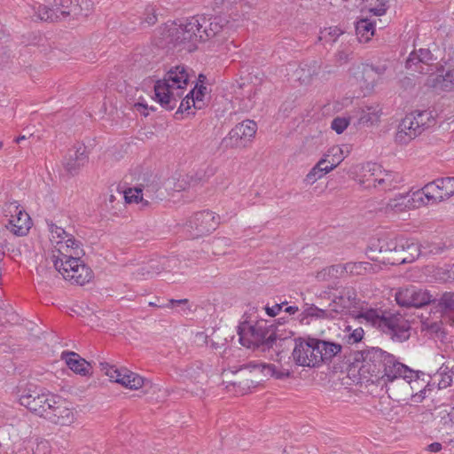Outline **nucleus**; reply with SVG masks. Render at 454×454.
Returning <instances> with one entry per match:
<instances>
[{
    "label": "nucleus",
    "instance_id": "1",
    "mask_svg": "<svg viewBox=\"0 0 454 454\" xmlns=\"http://www.w3.org/2000/svg\"><path fill=\"white\" fill-rule=\"evenodd\" d=\"M349 371H357L360 380L383 384L403 379L411 384H419L421 376L426 374L421 371H414L400 363L394 355L380 348H370L354 353L353 362Z\"/></svg>",
    "mask_w": 454,
    "mask_h": 454
},
{
    "label": "nucleus",
    "instance_id": "2",
    "mask_svg": "<svg viewBox=\"0 0 454 454\" xmlns=\"http://www.w3.org/2000/svg\"><path fill=\"white\" fill-rule=\"evenodd\" d=\"M233 31V24L226 15H195L176 28V43L185 42L223 44Z\"/></svg>",
    "mask_w": 454,
    "mask_h": 454
},
{
    "label": "nucleus",
    "instance_id": "3",
    "mask_svg": "<svg viewBox=\"0 0 454 454\" xmlns=\"http://www.w3.org/2000/svg\"><path fill=\"white\" fill-rule=\"evenodd\" d=\"M354 317L359 323L381 330L394 341L403 342L410 338V323L399 313L387 316L382 310L365 309L358 311Z\"/></svg>",
    "mask_w": 454,
    "mask_h": 454
},
{
    "label": "nucleus",
    "instance_id": "4",
    "mask_svg": "<svg viewBox=\"0 0 454 454\" xmlns=\"http://www.w3.org/2000/svg\"><path fill=\"white\" fill-rule=\"evenodd\" d=\"M189 82L187 67L178 65L171 67L163 79L156 81L154 84L155 99L160 106L168 111H172L177 105L182 92L174 93V90H183Z\"/></svg>",
    "mask_w": 454,
    "mask_h": 454
},
{
    "label": "nucleus",
    "instance_id": "5",
    "mask_svg": "<svg viewBox=\"0 0 454 454\" xmlns=\"http://www.w3.org/2000/svg\"><path fill=\"white\" fill-rule=\"evenodd\" d=\"M278 326L271 324L267 325V321L257 322L254 325H248L243 323L238 326V334L239 336V342L245 347L251 345L261 347L263 348H272L277 340L285 341L288 340L293 334L292 332L288 333V336L282 337L279 333Z\"/></svg>",
    "mask_w": 454,
    "mask_h": 454
},
{
    "label": "nucleus",
    "instance_id": "6",
    "mask_svg": "<svg viewBox=\"0 0 454 454\" xmlns=\"http://www.w3.org/2000/svg\"><path fill=\"white\" fill-rule=\"evenodd\" d=\"M17 395L20 403L29 410L32 413L44 418V414L50 409L51 403L55 404V395L50 391H45L35 384L27 383L25 386H19Z\"/></svg>",
    "mask_w": 454,
    "mask_h": 454
},
{
    "label": "nucleus",
    "instance_id": "7",
    "mask_svg": "<svg viewBox=\"0 0 454 454\" xmlns=\"http://www.w3.org/2000/svg\"><path fill=\"white\" fill-rule=\"evenodd\" d=\"M383 248L387 253V256H383V262L390 265L412 262L420 254L419 244L404 237L390 239Z\"/></svg>",
    "mask_w": 454,
    "mask_h": 454
},
{
    "label": "nucleus",
    "instance_id": "8",
    "mask_svg": "<svg viewBox=\"0 0 454 454\" xmlns=\"http://www.w3.org/2000/svg\"><path fill=\"white\" fill-rule=\"evenodd\" d=\"M79 11V0H44L35 10L37 18L43 21H59Z\"/></svg>",
    "mask_w": 454,
    "mask_h": 454
},
{
    "label": "nucleus",
    "instance_id": "9",
    "mask_svg": "<svg viewBox=\"0 0 454 454\" xmlns=\"http://www.w3.org/2000/svg\"><path fill=\"white\" fill-rule=\"evenodd\" d=\"M219 224V216L209 210L193 214L186 222L184 231L190 239H198L215 231Z\"/></svg>",
    "mask_w": 454,
    "mask_h": 454
},
{
    "label": "nucleus",
    "instance_id": "10",
    "mask_svg": "<svg viewBox=\"0 0 454 454\" xmlns=\"http://www.w3.org/2000/svg\"><path fill=\"white\" fill-rule=\"evenodd\" d=\"M395 301L399 306L405 308H421L430 303H435V298L428 291L414 286L397 291Z\"/></svg>",
    "mask_w": 454,
    "mask_h": 454
},
{
    "label": "nucleus",
    "instance_id": "11",
    "mask_svg": "<svg viewBox=\"0 0 454 454\" xmlns=\"http://www.w3.org/2000/svg\"><path fill=\"white\" fill-rule=\"evenodd\" d=\"M387 70L386 63H361L353 68V75L362 89L372 90Z\"/></svg>",
    "mask_w": 454,
    "mask_h": 454
},
{
    "label": "nucleus",
    "instance_id": "12",
    "mask_svg": "<svg viewBox=\"0 0 454 454\" xmlns=\"http://www.w3.org/2000/svg\"><path fill=\"white\" fill-rule=\"evenodd\" d=\"M419 192L428 202H441L454 195V177L437 178L427 183Z\"/></svg>",
    "mask_w": 454,
    "mask_h": 454
},
{
    "label": "nucleus",
    "instance_id": "13",
    "mask_svg": "<svg viewBox=\"0 0 454 454\" xmlns=\"http://www.w3.org/2000/svg\"><path fill=\"white\" fill-rule=\"evenodd\" d=\"M6 210L12 214V218L7 225L11 232L18 237L27 235L31 227L28 214L16 201L11 202Z\"/></svg>",
    "mask_w": 454,
    "mask_h": 454
},
{
    "label": "nucleus",
    "instance_id": "14",
    "mask_svg": "<svg viewBox=\"0 0 454 454\" xmlns=\"http://www.w3.org/2000/svg\"><path fill=\"white\" fill-rule=\"evenodd\" d=\"M54 402L55 404L51 403L52 405H50V409L44 414L43 419L59 426H68L73 423L74 414L72 409L67 407L66 401L56 395Z\"/></svg>",
    "mask_w": 454,
    "mask_h": 454
},
{
    "label": "nucleus",
    "instance_id": "15",
    "mask_svg": "<svg viewBox=\"0 0 454 454\" xmlns=\"http://www.w3.org/2000/svg\"><path fill=\"white\" fill-rule=\"evenodd\" d=\"M294 341L292 358L295 364L302 367H317V358L311 354L307 337L295 338Z\"/></svg>",
    "mask_w": 454,
    "mask_h": 454
},
{
    "label": "nucleus",
    "instance_id": "16",
    "mask_svg": "<svg viewBox=\"0 0 454 454\" xmlns=\"http://www.w3.org/2000/svg\"><path fill=\"white\" fill-rule=\"evenodd\" d=\"M434 60V55L428 49H419L410 53L405 62V67L413 72L427 74Z\"/></svg>",
    "mask_w": 454,
    "mask_h": 454
},
{
    "label": "nucleus",
    "instance_id": "17",
    "mask_svg": "<svg viewBox=\"0 0 454 454\" xmlns=\"http://www.w3.org/2000/svg\"><path fill=\"white\" fill-rule=\"evenodd\" d=\"M89 156L84 145H77L69 149L64 160L65 169L72 176L78 174L88 162Z\"/></svg>",
    "mask_w": 454,
    "mask_h": 454
},
{
    "label": "nucleus",
    "instance_id": "18",
    "mask_svg": "<svg viewBox=\"0 0 454 454\" xmlns=\"http://www.w3.org/2000/svg\"><path fill=\"white\" fill-rule=\"evenodd\" d=\"M58 252L59 255L52 254L51 256L54 268L65 279L69 280L66 275H74V270L80 268V264L83 263V261L81 260L82 256L65 254L61 251V247L58 248Z\"/></svg>",
    "mask_w": 454,
    "mask_h": 454
},
{
    "label": "nucleus",
    "instance_id": "19",
    "mask_svg": "<svg viewBox=\"0 0 454 454\" xmlns=\"http://www.w3.org/2000/svg\"><path fill=\"white\" fill-rule=\"evenodd\" d=\"M420 128H416L415 115L408 114L399 123L395 134V142L401 145H407L411 140L421 135Z\"/></svg>",
    "mask_w": 454,
    "mask_h": 454
},
{
    "label": "nucleus",
    "instance_id": "20",
    "mask_svg": "<svg viewBox=\"0 0 454 454\" xmlns=\"http://www.w3.org/2000/svg\"><path fill=\"white\" fill-rule=\"evenodd\" d=\"M454 372L448 364H443L434 378H431L432 381H428L423 389L419 391V395L425 397L427 391H431L433 387L437 384L438 389H443L451 385Z\"/></svg>",
    "mask_w": 454,
    "mask_h": 454
},
{
    "label": "nucleus",
    "instance_id": "21",
    "mask_svg": "<svg viewBox=\"0 0 454 454\" xmlns=\"http://www.w3.org/2000/svg\"><path fill=\"white\" fill-rule=\"evenodd\" d=\"M378 170V184L376 190L378 191H391L395 189L398 184L402 182V176L399 173L386 170L380 165L376 167Z\"/></svg>",
    "mask_w": 454,
    "mask_h": 454
},
{
    "label": "nucleus",
    "instance_id": "22",
    "mask_svg": "<svg viewBox=\"0 0 454 454\" xmlns=\"http://www.w3.org/2000/svg\"><path fill=\"white\" fill-rule=\"evenodd\" d=\"M419 200H422L419 191L413 192L412 196L409 193L404 195L400 194L398 197L389 200L387 203V208H390L395 212H403L407 208L417 207L415 202Z\"/></svg>",
    "mask_w": 454,
    "mask_h": 454
},
{
    "label": "nucleus",
    "instance_id": "23",
    "mask_svg": "<svg viewBox=\"0 0 454 454\" xmlns=\"http://www.w3.org/2000/svg\"><path fill=\"white\" fill-rule=\"evenodd\" d=\"M62 358L66 360V363L69 369L74 372L80 375L85 376L90 373L91 365L85 359L82 358L75 352H63Z\"/></svg>",
    "mask_w": 454,
    "mask_h": 454
},
{
    "label": "nucleus",
    "instance_id": "24",
    "mask_svg": "<svg viewBox=\"0 0 454 454\" xmlns=\"http://www.w3.org/2000/svg\"><path fill=\"white\" fill-rule=\"evenodd\" d=\"M356 299V291L351 287H344L333 295V303L329 307L336 308L341 312L344 309L350 307Z\"/></svg>",
    "mask_w": 454,
    "mask_h": 454
},
{
    "label": "nucleus",
    "instance_id": "25",
    "mask_svg": "<svg viewBox=\"0 0 454 454\" xmlns=\"http://www.w3.org/2000/svg\"><path fill=\"white\" fill-rule=\"evenodd\" d=\"M381 108L379 105L366 106L360 110L357 124L370 127L380 121Z\"/></svg>",
    "mask_w": 454,
    "mask_h": 454
},
{
    "label": "nucleus",
    "instance_id": "26",
    "mask_svg": "<svg viewBox=\"0 0 454 454\" xmlns=\"http://www.w3.org/2000/svg\"><path fill=\"white\" fill-rule=\"evenodd\" d=\"M154 190V185H145L143 188L137 186L134 188H129L124 192V199L127 203H138L142 202L145 205L148 204V200L144 199V192L145 195L151 194ZM152 198V195L148 196Z\"/></svg>",
    "mask_w": 454,
    "mask_h": 454
},
{
    "label": "nucleus",
    "instance_id": "27",
    "mask_svg": "<svg viewBox=\"0 0 454 454\" xmlns=\"http://www.w3.org/2000/svg\"><path fill=\"white\" fill-rule=\"evenodd\" d=\"M319 69L318 62L311 60L309 63H302L295 71V74L301 83H309L314 76L318 74Z\"/></svg>",
    "mask_w": 454,
    "mask_h": 454
},
{
    "label": "nucleus",
    "instance_id": "28",
    "mask_svg": "<svg viewBox=\"0 0 454 454\" xmlns=\"http://www.w3.org/2000/svg\"><path fill=\"white\" fill-rule=\"evenodd\" d=\"M375 167H380V165L377 163L369 162L364 168V173L359 180V183L364 189L377 188L376 184H378L379 180V169H377Z\"/></svg>",
    "mask_w": 454,
    "mask_h": 454
},
{
    "label": "nucleus",
    "instance_id": "29",
    "mask_svg": "<svg viewBox=\"0 0 454 454\" xmlns=\"http://www.w3.org/2000/svg\"><path fill=\"white\" fill-rule=\"evenodd\" d=\"M248 141L243 137L240 127L235 126L228 135L223 138L221 145L224 148L245 147Z\"/></svg>",
    "mask_w": 454,
    "mask_h": 454
},
{
    "label": "nucleus",
    "instance_id": "30",
    "mask_svg": "<svg viewBox=\"0 0 454 454\" xmlns=\"http://www.w3.org/2000/svg\"><path fill=\"white\" fill-rule=\"evenodd\" d=\"M339 313L340 310L336 308L330 307V309H322L315 305H310L307 307L302 312L303 317H301V320H303L305 317H316L318 319H333Z\"/></svg>",
    "mask_w": 454,
    "mask_h": 454
},
{
    "label": "nucleus",
    "instance_id": "31",
    "mask_svg": "<svg viewBox=\"0 0 454 454\" xmlns=\"http://www.w3.org/2000/svg\"><path fill=\"white\" fill-rule=\"evenodd\" d=\"M430 85L441 90L449 91L454 88V69L448 70L444 75L437 74L429 80Z\"/></svg>",
    "mask_w": 454,
    "mask_h": 454
},
{
    "label": "nucleus",
    "instance_id": "32",
    "mask_svg": "<svg viewBox=\"0 0 454 454\" xmlns=\"http://www.w3.org/2000/svg\"><path fill=\"white\" fill-rule=\"evenodd\" d=\"M206 80V76L202 74H199L198 82L203 83ZM207 93V87L203 84L196 83L195 87L189 92L192 98V106L197 109H201L204 106L203 100Z\"/></svg>",
    "mask_w": 454,
    "mask_h": 454
},
{
    "label": "nucleus",
    "instance_id": "33",
    "mask_svg": "<svg viewBox=\"0 0 454 454\" xmlns=\"http://www.w3.org/2000/svg\"><path fill=\"white\" fill-rule=\"evenodd\" d=\"M374 32V24L366 19H362L356 24V33L360 43L368 42L373 36Z\"/></svg>",
    "mask_w": 454,
    "mask_h": 454
},
{
    "label": "nucleus",
    "instance_id": "34",
    "mask_svg": "<svg viewBox=\"0 0 454 454\" xmlns=\"http://www.w3.org/2000/svg\"><path fill=\"white\" fill-rule=\"evenodd\" d=\"M322 364H329L333 357L340 353L342 347L340 344L321 340Z\"/></svg>",
    "mask_w": 454,
    "mask_h": 454
},
{
    "label": "nucleus",
    "instance_id": "35",
    "mask_svg": "<svg viewBox=\"0 0 454 454\" xmlns=\"http://www.w3.org/2000/svg\"><path fill=\"white\" fill-rule=\"evenodd\" d=\"M341 272H346L349 275H364L368 272H374V266L367 262H351L341 267Z\"/></svg>",
    "mask_w": 454,
    "mask_h": 454
},
{
    "label": "nucleus",
    "instance_id": "36",
    "mask_svg": "<svg viewBox=\"0 0 454 454\" xmlns=\"http://www.w3.org/2000/svg\"><path fill=\"white\" fill-rule=\"evenodd\" d=\"M66 276L69 278V280L74 281V283L83 286L92 278L93 271L83 262L80 264V268L74 270V275L67 274Z\"/></svg>",
    "mask_w": 454,
    "mask_h": 454
},
{
    "label": "nucleus",
    "instance_id": "37",
    "mask_svg": "<svg viewBox=\"0 0 454 454\" xmlns=\"http://www.w3.org/2000/svg\"><path fill=\"white\" fill-rule=\"evenodd\" d=\"M412 115H415V124L416 128H420V129L424 132L428 129L430 127L435 125L436 121L434 117L432 115L431 112L427 110L425 111H415L411 113Z\"/></svg>",
    "mask_w": 454,
    "mask_h": 454
},
{
    "label": "nucleus",
    "instance_id": "38",
    "mask_svg": "<svg viewBox=\"0 0 454 454\" xmlns=\"http://www.w3.org/2000/svg\"><path fill=\"white\" fill-rule=\"evenodd\" d=\"M164 270L165 266L163 262L156 259H152L139 269L138 274L145 278H150L160 274Z\"/></svg>",
    "mask_w": 454,
    "mask_h": 454
},
{
    "label": "nucleus",
    "instance_id": "39",
    "mask_svg": "<svg viewBox=\"0 0 454 454\" xmlns=\"http://www.w3.org/2000/svg\"><path fill=\"white\" fill-rule=\"evenodd\" d=\"M144 379L129 370L125 371L123 377L119 379V384L130 389H137L143 386Z\"/></svg>",
    "mask_w": 454,
    "mask_h": 454
},
{
    "label": "nucleus",
    "instance_id": "40",
    "mask_svg": "<svg viewBox=\"0 0 454 454\" xmlns=\"http://www.w3.org/2000/svg\"><path fill=\"white\" fill-rule=\"evenodd\" d=\"M436 307L444 313H454V293L445 292L439 299L435 298ZM454 323V318H453Z\"/></svg>",
    "mask_w": 454,
    "mask_h": 454
},
{
    "label": "nucleus",
    "instance_id": "41",
    "mask_svg": "<svg viewBox=\"0 0 454 454\" xmlns=\"http://www.w3.org/2000/svg\"><path fill=\"white\" fill-rule=\"evenodd\" d=\"M389 242V239H377L371 242L370 246L367 248L366 254L368 257L372 260H379L378 254L381 255V261L383 262V256H387V253L384 251V244Z\"/></svg>",
    "mask_w": 454,
    "mask_h": 454
},
{
    "label": "nucleus",
    "instance_id": "42",
    "mask_svg": "<svg viewBox=\"0 0 454 454\" xmlns=\"http://www.w3.org/2000/svg\"><path fill=\"white\" fill-rule=\"evenodd\" d=\"M206 180L205 172L202 170H200L192 175H187L185 178H183L181 181L179 180L176 187L179 190H184L186 189L185 185H183L182 183H188V186H195L198 184L204 182Z\"/></svg>",
    "mask_w": 454,
    "mask_h": 454
},
{
    "label": "nucleus",
    "instance_id": "43",
    "mask_svg": "<svg viewBox=\"0 0 454 454\" xmlns=\"http://www.w3.org/2000/svg\"><path fill=\"white\" fill-rule=\"evenodd\" d=\"M329 159V167L334 169L343 160V151L339 146L331 147L325 154Z\"/></svg>",
    "mask_w": 454,
    "mask_h": 454
},
{
    "label": "nucleus",
    "instance_id": "44",
    "mask_svg": "<svg viewBox=\"0 0 454 454\" xmlns=\"http://www.w3.org/2000/svg\"><path fill=\"white\" fill-rule=\"evenodd\" d=\"M236 126L240 127L241 133L247 141H250L255 136L257 130V124L255 121L252 120H246L238 123Z\"/></svg>",
    "mask_w": 454,
    "mask_h": 454
},
{
    "label": "nucleus",
    "instance_id": "45",
    "mask_svg": "<svg viewBox=\"0 0 454 454\" xmlns=\"http://www.w3.org/2000/svg\"><path fill=\"white\" fill-rule=\"evenodd\" d=\"M333 170V167H329V168H317V165H315L310 171L307 174L305 177V182H307L309 184H314L317 180L323 177L325 175L329 173Z\"/></svg>",
    "mask_w": 454,
    "mask_h": 454
},
{
    "label": "nucleus",
    "instance_id": "46",
    "mask_svg": "<svg viewBox=\"0 0 454 454\" xmlns=\"http://www.w3.org/2000/svg\"><path fill=\"white\" fill-rule=\"evenodd\" d=\"M307 339L311 354L315 358H317V367H319L322 364L321 340L310 336H308Z\"/></svg>",
    "mask_w": 454,
    "mask_h": 454
},
{
    "label": "nucleus",
    "instance_id": "47",
    "mask_svg": "<svg viewBox=\"0 0 454 454\" xmlns=\"http://www.w3.org/2000/svg\"><path fill=\"white\" fill-rule=\"evenodd\" d=\"M67 239L65 240V245L67 250L68 248L71 249V253L69 254H74V256H82L84 255V251L81 247L80 241L76 240L72 235L68 234Z\"/></svg>",
    "mask_w": 454,
    "mask_h": 454
},
{
    "label": "nucleus",
    "instance_id": "48",
    "mask_svg": "<svg viewBox=\"0 0 454 454\" xmlns=\"http://www.w3.org/2000/svg\"><path fill=\"white\" fill-rule=\"evenodd\" d=\"M32 454H51V445L47 440L36 438L35 446L32 447Z\"/></svg>",
    "mask_w": 454,
    "mask_h": 454
},
{
    "label": "nucleus",
    "instance_id": "49",
    "mask_svg": "<svg viewBox=\"0 0 454 454\" xmlns=\"http://www.w3.org/2000/svg\"><path fill=\"white\" fill-rule=\"evenodd\" d=\"M101 371H104L106 375L110 378L111 381L119 383L118 373L119 369L114 365H110L108 363H100Z\"/></svg>",
    "mask_w": 454,
    "mask_h": 454
},
{
    "label": "nucleus",
    "instance_id": "50",
    "mask_svg": "<svg viewBox=\"0 0 454 454\" xmlns=\"http://www.w3.org/2000/svg\"><path fill=\"white\" fill-rule=\"evenodd\" d=\"M50 231L51 232L53 239H55V238L60 239V240L57 241V244L59 246V247H61V250H62L64 247L63 239H65L67 237H68V234L66 232V231L63 228L57 226L54 223H51L50 225Z\"/></svg>",
    "mask_w": 454,
    "mask_h": 454
},
{
    "label": "nucleus",
    "instance_id": "51",
    "mask_svg": "<svg viewBox=\"0 0 454 454\" xmlns=\"http://www.w3.org/2000/svg\"><path fill=\"white\" fill-rule=\"evenodd\" d=\"M349 120L346 118L336 117L332 121L331 128L337 133L341 134L348 126Z\"/></svg>",
    "mask_w": 454,
    "mask_h": 454
},
{
    "label": "nucleus",
    "instance_id": "52",
    "mask_svg": "<svg viewBox=\"0 0 454 454\" xmlns=\"http://www.w3.org/2000/svg\"><path fill=\"white\" fill-rule=\"evenodd\" d=\"M192 106V98L188 93L181 101L177 111L175 114V117L176 119H180L179 115H182L184 112H187L191 109Z\"/></svg>",
    "mask_w": 454,
    "mask_h": 454
},
{
    "label": "nucleus",
    "instance_id": "53",
    "mask_svg": "<svg viewBox=\"0 0 454 454\" xmlns=\"http://www.w3.org/2000/svg\"><path fill=\"white\" fill-rule=\"evenodd\" d=\"M342 34V31L338 27H329L325 28L324 31H321L320 39L326 38V35L330 36V40L332 42H335V40Z\"/></svg>",
    "mask_w": 454,
    "mask_h": 454
},
{
    "label": "nucleus",
    "instance_id": "54",
    "mask_svg": "<svg viewBox=\"0 0 454 454\" xmlns=\"http://www.w3.org/2000/svg\"><path fill=\"white\" fill-rule=\"evenodd\" d=\"M264 377H272L274 373H276V366L271 364L262 363L261 365V370H259Z\"/></svg>",
    "mask_w": 454,
    "mask_h": 454
},
{
    "label": "nucleus",
    "instance_id": "55",
    "mask_svg": "<svg viewBox=\"0 0 454 454\" xmlns=\"http://www.w3.org/2000/svg\"><path fill=\"white\" fill-rule=\"evenodd\" d=\"M286 302H282L280 304L277 303V304H275L272 307L266 306V308H265L266 313L270 317H275V316H277L281 311L283 305L286 304Z\"/></svg>",
    "mask_w": 454,
    "mask_h": 454
},
{
    "label": "nucleus",
    "instance_id": "56",
    "mask_svg": "<svg viewBox=\"0 0 454 454\" xmlns=\"http://www.w3.org/2000/svg\"><path fill=\"white\" fill-rule=\"evenodd\" d=\"M134 107L137 111H138L139 113H141L142 114H144L145 116H147L148 115V113H146L145 111L150 109L151 111H155L156 108L153 107V106H148V105L146 103H143V102H137L134 105Z\"/></svg>",
    "mask_w": 454,
    "mask_h": 454
},
{
    "label": "nucleus",
    "instance_id": "57",
    "mask_svg": "<svg viewBox=\"0 0 454 454\" xmlns=\"http://www.w3.org/2000/svg\"><path fill=\"white\" fill-rule=\"evenodd\" d=\"M364 330L362 327H358L355 329L349 335V340H352L353 342H359L364 337Z\"/></svg>",
    "mask_w": 454,
    "mask_h": 454
},
{
    "label": "nucleus",
    "instance_id": "58",
    "mask_svg": "<svg viewBox=\"0 0 454 454\" xmlns=\"http://www.w3.org/2000/svg\"><path fill=\"white\" fill-rule=\"evenodd\" d=\"M262 364V363L251 361V362H248L247 364H243L240 369H248L250 371H253V370L259 371V370H261Z\"/></svg>",
    "mask_w": 454,
    "mask_h": 454
},
{
    "label": "nucleus",
    "instance_id": "59",
    "mask_svg": "<svg viewBox=\"0 0 454 454\" xmlns=\"http://www.w3.org/2000/svg\"><path fill=\"white\" fill-rule=\"evenodd\" d=\"M290 375H291V373L288 370L278 371L276 369V373H274V375H272V377H274L278 380H283L286 378H289Z\"/></svg>",
    "mask_w": 454,
    "mask_h": 454
},
{
    "label": "nucleus",
    "instance_id": "60",
    "mask_svg": "<svg viewBox=\"0 0 454 454\" xmlns=\"http://www.w3.org/2000/svg\"><path fill=\"white\" fill-rule=\"evenodd\" d=\"M187 302H188L187 299H181V300L171 299L168 301V303L166 305V307H173L176 304H184ZM159 307H165V305H160Z\"/></svg>",
    "mask_w": 454,
    "mask_h": 454
},
{
    "label": "nucleus",
    "instance_id": "61",
    "mask_svg": "<svg viewBox=\"0 0 454 454\" xmlns=\"http://www.w3.org/2000/svg\"><path fill=\"white\" fill-rule=\"evenodd\" d=\"M316 165L317 168H329V159L324 154L323 158L319 160Z\"/></svg>",
    "mask_w": 454,
    "mask_h": 454
},
{
    "label": "nucleus",
    "instance_id": "62",
    "mask_svg": "<svg viewBox=\"0 0 454 454\" xmlns=\"http://www.w3.org/2000/svg\"><path fill=\"white\" fill-rule=\"evenodd\" d=\"M427 450L431 452H438L442 450V444L440 442H433L427 446Z\"/></svg>",
    "mask_w": 454,
    "mask_h": 454
},
{
    "label": "nucleus",
    "instance_id": "63",
    "mask_svg": "<svg viewBox=\"0 0 454 454\" xmlns=\"http://www.w3.org/2000/svg\"><path fill=\"white\" fill-rule=\"evenodd\" d=\"M338 61L346 63L348 60V54L344 51H339L337 54Z\"/></svg>",
    "mask_w": 454,
    "mask_h": 454
},
{
    "label": "nucleus",
    "instance_id": "64",
    "mask_svg": "<svg viewBox=\"0 0 454 454\" xmlns=\"http://www.w3.org/2000/svg\"><path fill=\"white\" fill-rule=\"evenodd\" d=\"M445 274L447 275V279H454V264L449 266V268L445 270Z\"/></svg>",
    "mask_w": 454,
    "mask_h": 454
}]
</instances>
